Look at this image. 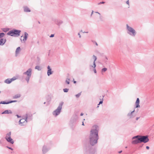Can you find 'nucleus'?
<instances>
[{
  "label": "nucleus",
  "instance_id": "39",
  "mask_svg": "<svg viewBox=\"0 0 154 154\" xmlns=\"http://www.w3.org/2000/svg\"><path fill=\"white\" fill-rule=\"evenodd\" d=\"M7 148H8V149H10L12 150H13V149L11 147H9L8 146H6V147Z\"/></svg>",
  "mask_w": 154,
  "mask_h": 154
},
{
  "label": "nucleus",
  "instance_id": "10",
  "mask_svg": "<svg viewBox=\"0 0 154 154\" xmlns=\"http://www.w3.org/2000/svg\"><path fill=\"white\" fill-rule=\"evenodd\" d=\"M50 149V148H47V146L45 145L43 146L42 148L43 154H45Z\"/></svg>",
  "mask_w": 154,
  "mask_h": 154
},
{
  "label": "nucleus",
  "instance_id": "45",
  "mask_svg": "<svg viewBox=\"0 0 154 154\" xmlns=\"http://www.w3.org/2000/svg\"><path fill=\"white\" fill-rule=\"evenodd\" d=\"M78 35L79 36V38H81V35L80 34V33L79 32L78 33Z\"/></svg>",
  "mask_w": 154,
  "mask_h": 154
},
{
  "label": "nucleus",
  "instance_id": "2",
  "mask_svg": "<svg viewBox=\"0 0 154 154\" xmlns=\"http://www.w3.org/2000/svg\"><path fill=\"white\" fill-rule=\"evenodd\" d=\"M21 32L20 30L13 29L9 31L7 34L11 36L18 37L20 36Z\"/></svg>",
  "mask_w": 154,
  "mask_h": 154
},
{
  "label": "nucleus",
  "instance_id": "35",
  "mask_svg": "<svg viewBox=\"0 0 154 154\" xmlns=\"http://www.w3.org/2000/svg\"><path fill=\"white\" fill-rule=\"evenodd\" d=\"M24 120V119H20L19 121V123L20 125L21 126V125L22 124V122L21 121L23 120Z\"/></svg>",
  "mask_w": 154,
  "mask_h": 154
},
{
  "label": "nucleus",
  "instance_id": "25",
  "mask_svg": "<svg viewBox=\"0 0 154 154\" xmlns=\"http://www.w3.org/2000/svg\"><path fill=\"white\" fill-rule=\"evenodd\" d=\"M9 29V28H4L2 29L3 31L4 32H6L8 31Z\"/></svg>",
  "mask_w": 154,
  "mask_h": 154
},
{
  "label": "nucleus",
  "instance_id": "64",
  "mask_svg": "<svg viewBox=\"0 0 154 154\" xmlns=\"http://www.w3.org/2000/svg\"><path fill=\"white\" fill-rule=\"evenodd\" d=\"M20 40H21V41H22V40L21 39V38H20Z\"/></svg>",
  "mask_w": 154,
  "mask_h": 154
},
{
  "label": "nucleus",
  "instance_id": "42",
  "mask_svg": "<svg viewBox=\"0 0 154 154\" xmlns=\"http://www.w3.org/2000/svg\"><path fill=\"white\" fill-rule=\"evenodd\" d=\"M54 34H51L50 36V38H52L54 36Z\"/></svg>",
  "mask_w": 154,
  "mask_h": 154
},
{
  "label": "nucleus",
  "instance_id": "41",
  "mask_svg": "<svg viewBox=\"0 0 154 154\" xmlns=\"http://www.w3.org/2000/svg\"><path fill=\"white\" fill-rule=\"evenodd\" d=\"M93 68H94L93 70H94V73H96L97 71H96V69H95V68H94V67H93Z\"/></svg>",
  "mask_w": 154,
  "mask_h": 154
},
{
  "label": "nucleus",
  "instance_id": "1",
  "mask_svg": "<svg viewBox=\"0 0 154 154\" xmlns=\"http://www.w3.org/2000/svg\"><path fill=\"white\" fill-rule=\"evenodd\" d=\"M99 128L97 125H94L91 129L89 136V144L86 146L84 149L85 154H95L96 151L93 146L97 143L99 139Z\"/></svg>",
  "mask_w": 154,
  "mask_h": 154
},
{
  "label": "nucleus",
  "instance_id": "12",
  "mask_svg": "<svg viewBox=\"0 0 154 154\" xmlns=\"http://www.w3.org/2000/svg\"><path fill=\"white\" fill-rule=\"evenodd\" d=\"M93 58L94 59V61L93 63V65H90V66L92 67H94L95 68L96 67V64H95V62L97 60V57L96 56L94 55H93Z\"/></svg>",
  "mask_w": 154,
  "mask_h": 154
},
{
  "label": "nucleus",
  "instance_id": "9",
  "mask_svg": "<svg viewBox=\"0 0 154 154\" xmlns=\"http://www.w3.org/2000/svg\"><path fill=\"white\" fill-rule=\"evenodd\" d=\"M141 141L142 143H146L149 141V139L148 138V136H142L141 135Z\"/></svg>",
  "mask_w": 154,
  "mask_h": 154
},
{
  "label": "nucleus",
  "instance_id": "43",
  "mask_svg": "<svg viewBox=\"0 0 154 154\" xmlns=\"http://www.w3.org/2000/svg\"><path fill=\"white\" fill-rule=\"evenodd\" d=\"M144 144H142L140 145L139 146V148H141L143 145Z\"/></svg>",
  "mask_w": 154,
  "mask_h": 154
},
{
  "label": "nucleus",
  "instance_id": "58",
  "mask_svg": "<svg viewBox=\"0 0 154 154\" xmlns=\"http://www.w3.org/2000/svg\"><path fill=\"white\" fill-rule=\"evenodd\" d=\"M100 104H99V103L98 104V106H97V107H99L98 106V105H99Z\"/></svg>",
  "mask_w": 154,
  "mask_h": 154
},
{
  "label": "nucleus",
  "instance_id": "18",
  "mask_svg": "<svg viewBox=\"0 0 154 154\" xmlns=\"http://www.w3.org/2000/svg\"><path fill=\"white\" fill-rule=\"evenodd\" d=\"M12 112L10 110H5L4 111L2 112V114H12Z\"/></svg>",
  "mask_w": 154,
  "mask_h": 154
},
{
  "label": "nucleus",
  "instance_id": "3",
  "mask_svg": "<svg viewBox=\"0 0 154 154\" xmlns=\"http://www.w3.org/2000/svg\"><path fill=\"white\" fill-rule=\"evenodd\" d=\"M126 26L127 33L132 37H135L137 34L135 30L132 27L130 26L128 24H126Z\"/></svg>",
  "mask_w": 154,
  "mask_h": 154
},
{
  "label": "nucleus",
  "instance_id": "38",
  "mask_svg": "<svg viewBox=\"0 0 154 154\" xmlns=\"http://www.w3.org/2000/svg\"><path fill=\"white\" fill-rule=\"evenodd\" d=\"M126 3L128 5V8H129L130 5L129 3V0H128L126 2Z\"/></svg>",
  "mask_w": 154,
  "mask_h": 154
},
{
  "label": "nucleus",
  "instance_id": "63",
  "mask_svg": "<svg viewBox=\"0 0 154 154\" xmlns=\"http://www.w3.org/2000/svg\"><path fill=\"white\" fill-rule=\"evenodd\" d=\"M125 148H127V146H126V147H125Z\"/></svg>",
  "mask_w": 154,
  "mask_h": 154
},
{
  "label": "nucleus",
  "instance_id": "14",
  "mask_svg": "<svg viewBox=\"0 0 154 154\" xmlns=\"http://www.w3.org/2000/svg\"><path fill=\"white\" fill-rule=\"evenodd\" d=\"M23 11L25 12H30L31 10L27 6H24L23 7Z\"/></svg>",
  "mask_w": 154,
  "mask_h": 154
},
{
  "label": "nucleus",
  "instance_id": "27",
  "mask_svg": "<svg viewBox=\"0 0 154 154\" xmlns=\"http://www.w3.org/2000/svg\"><path fill=\"white\" fill-rule=\"evenodd\" d=\"M107 70V69L106 68H104L102 69L101 72L102 73L105 72Z\"/></svg>",
  "mask_w": 154,
  "mask_h": 154
},
{
  "label": "nucleus",
  "instance_id": "29",
  "mask_svg": "<svg viewBox=\"0 0 154 154\" xmlns=\"http://www.w3.org/2000/svg\"><path fill=\"white\" fill-rule=\"evenodd\" d=\"M5 35V34L4 33L2 32L0 33V38L4 36Z\"/></svg>",
  "mask_w": 154,
  "mask_h": 154
},
{
  "label": "nucleus",
  "instance_id": "54",
  "mask_svg": "<svg viewBox=\"0 0 154 154\" xmlns=\"http://www.w3.org/2000/svg\"><path fill=\"white\" fill-rule=\"evenodd\" d=\"M88 32H83V33H88Z\"/></svg>",
  "mask_w": 154,
  "mask_h": 154
},
{
  "label": "nucleus",
  "instance_id": "36",
  "mask_svg": "<svg viewBox=\"0 0 154 154\" xmlns=\"http://www.w3.org/2000/svg\"><path fill=\"white\" fill-rule=\"evenodd\" d=\"M17 102V100H10V101H9V103H14V102Z\"/></svg>",
  "mask_w": 154,
  "mask_h": 154
},
{
  "label": "nucleus",
  "instance_id": "21",
  "mask_svg": "<svg viewBox=\"0 0 154 154\" xmlns=\"http://www.w3.org/2000/svg\"><path fill=\"white\" fill-rule=\"evenodd\" d=\"M9 101H1L0 102V104H10L9 103Z\"/></svg>",
  "mask_w": 154,
  "mask_h": 154
},
{
  "label": "nucleus",
  "instance_id": "17",
  "mask_svg": "<svg viewBox=\"0 0 154 154\" xmlns=\"http://www.w3.org/2000/svg\"><path fill=\"white\" fill-rule=\"evenodd\" d=\"M140 100L139 98H137V99L136 101L135 102L136 108H139L140 107L139 105Z\"/></svg>",
  "mask_w": 154,
  "mask_h": 154
},
{
  "label": "nucleus",
  "instance_id": "49",
  "mask_svg": "<svg viewBox=\"0 0 154 154\" xmlns=\"http://www.w3.org/2000/svg\"><path fill=\"white\" fill-rule=\"evenodd\" d=\"M93 12H94L93 11H92V12H91V17L92 16V14H93Z\"/></svg>",
  "mask_w": 154,
  "mask_h": 154
},
{
  "label": "nucleus",
  "instance_id": "32",
  "mask_svg": "<svg viewBox=\"0 0 154 154\" xmlns=\"http://www.w3.org/2000/svg\"><path fill=\"white\" fill-rule=\"evenodd\" d=\"M81 92L79 93H78V94H76L75 95V96L76 98H79L80 97V96L81 94Z\"/></svg>",
  "mask_w": 154,
  "mask_h": 154
},
{
  "label": "nucleus",
  "instance_id": "4",
  "mask_svg": "<svg viewBox=\"0 0 154 154\" xmlns=\"http://www.w3.org/2000/svg\"><path fill=\"white\" fill-rule=\"evenodd\" d=\"M63 104V102H60L57 109L53 112V114L54 116L56 117L60 114L61 112V109Z\"/></svg>",
  "mask_w": 154,
  "mask_h": 154
},
{
  "label": "nucleus",
  "instance_id": "57",
  "mask_svg": "<svg viewBox=\"0 0 154 154\" xmlns=\"http://www.w3.org/2000/svg\"><path fill=\"white\" fill-rule=\"evenodd\" d=\"M104 96H105L104 95H103V96H102V97H103L102 98L103 99V97H104Z\"/></svg>",
  "mask_w": 154,
  "mask_h": 154
},
{
  "label": "nucleus",
  "instance_id": "7",
  "mask_svg": "<svg viewBox=\"0 0 154 154\" xmlns=\"http://www.w3.org/2000/svg\"><path fill=\"white\" fill-rule=\"evenodd\" d=\"M11 132H10L7 133L5 137V139L8 142L11 144H13L14 143V141L13 139L11 137Z\"/></svg>",
  "mask_w": 154,
  "mask_h": 154
},
{
  "label": "nucleus",
  "instance_id": "23",
  "mask_svg": "<svg viewBox=\"0 0 154 154\" xmlns=\"http://www.w3.org/2000/svg\"><path fill=\"white\" fill-rule=\"evenodd\" d=\"M4 82L7 84H9L11 82L10 79H7L5 80Z\"/></svg>",
  "mask_w": 154,
  "mask_h": 154
},
{
  "label": "nucleus",
  "instance_id": "55",
  "mask_svg": "<svg viewBox=\"0 0 154 154\" xmlns=\"http://www.w3.org/2000/svg\"><path fill=\"white\" fill-rule=\"evenodd\" d=\"M82 125H84V122H82Z\"/></svg>",
  "mask_w": 154,
  "mask_h": 154
},
{
  "label": "nucleus",
  "instance_id": "56",
  "mask_svg": "<svg viewBox=\"0 0 154 154\" xmlns=\"http://www.w3.org/2000/svg\"><path fill=\"white\" fill-rule=\"evenodd\" d=\"M76 81H73V83H76Z\"/></svg>",
  "mask_w": 154,
  "mask_h": 154
},
{
  "label": "nucleus",
  "instance_id": "62",
  "mask_svg": "<svg viewBox=\"0 0 154 154\" xmlns=\"http://www.w3.org/2000/svg\"><path fill=\"white\" fill-rule=\"evenodd\" d=\"M38 23H40V22H39V21H38Z\"/></svg>",
  "mask_w": 154,
  "mask_h": 154
},
{
  "label": "nucleus",
  "instance_id": "8",
  "mask_svg": "<svg viewBox=\"0 0 154 154\" xmlns=\"http://www.w3.org/2000/svg\"><path fill=\"white\" fill-rule=\"evenodd\" d=\"M52 20L58 26H60L63 22V21L57 18L53 19Z\"/></svg>",
  "mask_w": 154,
  "mask_h": 154
},
{
  "label": "nucleus",
  "instance_id": "40",
  "mask_svg": "<svg viewBox=\"0 0 154 154\" xmlns=\"http://www.w3.org/2000/svg\"><path fill=\"white\" fill-rule=\"evenodd\" d=\"M99 18L101 21H103V17L101 15H100Z\"/></svg>",
  "mask_w": 154,
  "mask_h": 154
},
{
  "label": "nucleus",
  "instance_id": "46",
  "mask_svg": "<svg viewBox=\"0 0 154 154\" xmlns=\"http://www.w3.org/2000/svg\"><path fill=\"white\" fill-rule=\"evenodd\" d=\"M105 3V2H100L99 3H98V4H104V3Z\"/></svg>",
  "mask_w": 154,
  "mask_h": 154
},
{
  "label": "nucleus",
  "instance_id": "22",
  "mask_svg": "<svg viewBox=\"0 0 154 154\" xmlns=\"http://www.w3.org/2000/svg\"><path fill=\"white\" fill-rule=\"evenodd\" d=\"M21 95L20 94H17L14 96L13 98L14 99H16L20 98L21 97Z\"/></svg>",
  "mask_w": 154,
  "mask_h": 154
},
{
  "label": "nucleus",
  "instance_id": "61",
  "mask_svg": "<svg viewBox=\"0 0 154 154\" xmlns=\"http://www.w3.org/2000/svg\"><path fill=\"white\" fill-rule=\"evenodd\" d=\"M45 103H46V102H45L44 103V104H45Z\"/></svg>",
  "mask_w": 154,
  "mask_h": 154
},
{
  "label": "nucleus",
  "instance_id": "51",
  "mask_svg": "<svg viewBox=\"0 0 154 154\" xmlns=\"http://www.w3.org/2000/svg\"><path fill=\"white\" fill-rule=\"evenodd\" d=\"M95 12L96 13H97V14H99V15H100V13H99L98 12Z\"/></svg>",
  "mask_w": 154,
  "mask_h": 154
},
{
  "label": "nucleus",
  "instance_id": "31",
  "mask_svg": "<svg viewBox=\"0 0 154 154\" xmlns=\"http://www.w3.org/2000/svg\"><path fill=\"white\" fill-rule=\"evenodd\" d=\"M17 78L15 77H14L10 79L11 81L12 82L13 81L15 80Z\"/></svg>",
  "mask_w": 154,
  "mask_h": 154
},
{
  "label": "nucleus",
  "instance_id": "52",
  "mask_svg": "<svg viewBox=\"0 0 154 154\" xmlns=\"http://www.w3.org/2000/svg\"><path fill=\"white\" fill-rule=\"evenodd\" d=\"M83 114H83V113H81V114H80V116H83Z\"/></svg>",
  "mask_w": 154,
  "mask_h": 154
},
{
  "label": "nucleus",
  "instance_id": "33",
  "mask_svg": "<svg viewBox=\"0 0 154 154\" xmlns=\"http://www.w3.org/2000/svg\"><path fill=\"white\" fill-rule=\"evenodd\" d=\"M69 81L70 79H67V80H66V82L67 84H69L70 83Z\"/></svg>",
  "mask_w": 154,
  "mask_h": 154
},
{
  "label": "nucleus",
  "instance_id": "26",
  "mask_svg": "<svg viewBox=\"0 0 154 154\" xmlns=\"http://www.w3.org/2000/svg\"><path fill=\"white\" fill-rule=\"evenodd\" d=\"M20 50V47H18L16 49V53L17 54L19 52Z\"/></svg>",
  "mask_w": 154,
  "mask_h": 154
},
{
  "label": "nucleus",
  "instance_id": "34",
  "mask_svg": "<svg viewBox=\"0 0 154 154\" xmlns=\"http://www.w3.org/2000/svg\"><path fill=\"white\" fill-rule=\"evenodd\" d=\"M22 122V124L21 125V126H24L26 124L25 122L24 121V120L21 121Z\"/></svg>",
  "mask_w": 154,
  "mask_h": 154
},
{
  "label": "nucleus",
  "instance_id": "15",
  "mask_svg": "<svg viewBox=\"0 0 154 154\" xmlns=\"http://www.w3.org/2000/svg\"><path fill=\"white\" fill-rule=\"evenodd\" d=\"M6 39L3 38H1L0 39V45L2 46L4 45L6 42Z\"/></svg>",
  "mask_w": 154,
  "mask_h": 154
},
{
  "label": "nucleus",
  "instance_id": "50",
  "mask_svg": "<svg viewBox=\"0 0 154 154\" xmlns=\"http://www.w3.org/2000/svg\"><path fill=\"white\" fill-rule=\"evenodd\" d=\"M122 150H121V151H119V152H118V153H122Z\"/></svg>",
  "mask_w": 154,
  "mask_h": 154
},
{
  "label": "nucleus",
  "instance_id": "37",
  "mask_svg": "<svg viewBox=\"0 0 154 154\" xmlns=\"http://www.w3.org/2000/svg\"><path fill=\"white\" fill-rule=\"evenodd\" d=\"M100 101L99 102V104H101L103 103V99L102 98V99H100Z\"/></svg>",
  "mask_w": 154,
  "mask_h": 154
},
{
  "label": "nucleus",
  "instance_id": "6",
  "mask_svg": "<svg viewBox=\"0 0 154 154\" xmlns=\"http://www.w3.org/2000/svg\"><path fill=\"white\" fill-rule=\"evenodd\" d=\"M32 71V69L31 68H29L26 72L23 73V75H27L25 79L27 81V83H29V79L31 76Z\"/></svg>",
  "mask_w": 154,
  "mask_h": 154
},
{
  "label": "nucleus",
  "instance_id": "53",
  "mask_svg": "<svg viewBox=\"0 0 154 154\" xmlns=\"http://www.w3.org/2000/svg\"><path fill=\"white\" fill-rule=\"evenodd\" d=\"M139 118V117H137L136 119V120H138V119Z\"/></svg>",
  "mask_w": 154,
  "mask_h": 154
},
{
  "label": "nucleus",
  "instance_id": "16",
  "mask_svg": "<svg viewBox=\"0 0 154 154\" xmlns=\"http://www.w3.org/2000/svg\"><path fill=\"white\" fill-rule=\"evenodd\" d=\"M28 33L26 32H24V37H23V41L24 42H25L28 36Z\"/></svg>",
  "mask_w": 154,
  "mask_h": 154
},
{
  "label": "nucleus",
  "instance_id": "59",
  "mask_svg": "<svg viewBox=\"0 0 154 154\" xmlns=\"http://www.w3.org/2000/svg\"><path fill=\"white\" fill-rule=\"evenodd\" d=\"M100 104H99V103L98 104V106H97V107H99L98 106V105H99Z\"/></svg>",
  "mask_w": 154,
  "mask_h": 154
},
{
  "label": "nucleus",
  "instance_id": "48",
  "mask_svg": "<svg viewBox=\"0 0 154 154\" xmlns=\"http://www.w3.org/2000/svg\"><path fill=\"white\" fill-rule=\"evenodd\" d=\"M146 149H149V146H146Z\"/></svg>",
  "mask_w": 154,
  "mask_h": 154
},
{
  "label": "nucleus",
  "instance_id": "20",
  "mask_svg": "<svg viewBox=\"0 0 154 154\" xmlns=\"http://www.w3.org/2000/svg\"><path fill=\"white\" fill-rule=\"evenodd\" d=\"M76 118H74L72 117L70 120V123H71L72 124H73L76 122Z\"/></svg>",
  "mask_w": 154,
  "mask_h": 154
},
{
  "label": "nucleus",
  "instance_id": "28",
  "mask_svg": "<svg viewBox=\"0 0 154 154\" xmlns=\"http://www.w3.org/2000/svg\"><path fill=\"white\" fill-rule=\"evenodd\" d=\"M35 69H37L39 71L41 70V69L39 66H36L35 67Z\"/></svg>",
  "mask_w": 154,
  "mask_h": 154
},
{
  "label": "nucleus",
  "instance_id": "24",
  "mask_svg": "<svg viewBox=\"0 0 154 154\" xmlns=\"http://www.w3.org/2000/svg\"><path fill=\"white\" fill-rule=\"evenodd\" d=\"M24 119V121L25 122V124L26 125V123L28 121H28V119L26 117V116H25V119Z\"/></svg>",
  "mask_w": 154,
  "mask_h": 154
},
{
  "label": "nucleus",
  "instance_id": "5",
  "mask_svg": "<svg viewBox=\"0 0 154 154\" xmlns=\"http://www.w3.org/2000/svg\"><path fill=\"white\" fill-rule=\"evenodd\" d=\"M132 139V140L135 139L132 141L131 143L132 144H136L142 143L141 135H137L134 136Z\"/></svg>",
  "mask_w": 154,
  "mask_h": 154
},
{
  "label": "nucleus",
  "instance_id": "30",
  "mask_svg": "<svg viewBox=\"0 0 154 154\" xmlns=\"http://www.w3.org/2000/svg\"><path fill=\"white\" fill-rule=\"evenodd\" d=\"M69 89L68 88H65L63 89L64 92L66 93L69 91Z\"/></svg>",
  "mask_w": 154,
  "mask_h": 154
},
{
  "label": "nucleus",
  "instance_id": "47",
  "mask_svg": "<svg viewBox=\"0 0 154 154\" xmlns=\"http://www.w3.org/2000/svg\"><path fill=\"white\" fill-rule=\"evenodd\" d=\"M16 116H17V117L18 118H20L21 117V116H19V115H18L17 114L16 115Z\"/></svg>",
  "mask_w": 154,
  "mask_h": 154
},
{
  "label": "nucleus",
  "instance_id": "11",
  "mask_svg": "<svg viewBox=\"0 0 154 154\" xmlns=\"http://www.w3.org/2000/svg\"><path fill=\"white\" fill-rule=\"evenodd\" d=\"M48 71H47V75L49 76L50 75L53 74V71H52L51 69L49 66H47Z\"/></svg>",
  "mask_w": 154,
  "mask_h": 154
},
{
  "label": "nucleus",
  "instance_id": "13",
  "mask_svg": "<svg viewBox=\"0 0 154 154\" xmlns=\"http://www.w3.org/2000/svg\"><path fill=\"white\" fill-rule=\"evenodd\" d=\"M25 116L28 119V121H31L32 119V115L30 113L26 114Z\"/></svg>",
  "mask_w": 154,
  "mask_h": 154
},
{
  "label": "nucleus",
  "instance_id": "60",
  "mask_svg": "<svg viewBox=\"0 0 154 154\" xmlns=\"http://www.w3.org/2000/svg\"><path fill=\"white\" fill-rule=\"evenodd\" d=\"M106 60H108V59H107V58L106 57Z\"/></svg>",
  "mask_w": 154,
  "mask_h": 154
},
{
  "label": "nucleus",
  "instance_id": "19",
  "mask_svg": "<svg viewBox=\"0 0 154 154\" xmlns=\"http://www.w3.org/2000/svg\"><path fill=\"white\" fill-rule=\"evenodd\" d=\"M135 110H134L133 111L131 112L128 113L127 114V116L129 117L130 118H133L132 114L134 112Z\"/></svg>",
  "mask_w": 154,
  "mask_h": 154
},
{
  "label": "nucleus",
  "instance_id": "44",
  "mask_svg": "<svg viewBox=\"0 0 154 154\" xmlns=\"http://www.w3.org/2000/svg\"><path fill=\"white\" fill-rule=\"evenodd\" d=\"M94 43H95V44L97 45V46L98 45V44L97 43V42L95 41H92Z\"/></svg>",
  "mask_w": 154,
  "mask_h": 154
}]
</instances>
